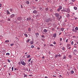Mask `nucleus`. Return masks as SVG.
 <instances>
[{
  "label": "nucleus",
  "mask_w": 78,
  "mask_h": 78,
  "mask_svg": "<svg viewBox=\"0 0 78 78\" xmlns=\"http://www.w3.org/2000/svg\"><path fill=\"white\" fill-rule=\"evenodd\" d=\"M26 4H30V2H29V1H27L26 2Z\"/></svg>",
  "instance_id": "obj_21"
},
{
  "label": "nucleus",
  "mask_w": 78,
  "mask_h": 78,
  "mask_svg": "<svg viewBox=\"0 0 78 78\" xmlns=\"http://www.w3.org/2000/svg\"><path fill=\"white\" fill-rule=\"evenodd\" d=\"M31 58H29L28 60V62H30V61H31Z\"/></svg>",
  "instance_id": "obj_34"
},
{
  "label": "nucleus",
  "mask_w": 78,
  "mask_h": 78,
  "mask_svg": "<svg viewBox=\"0 0 78 78\" xmlns=\"http://www.w3.org/2000/svg\"><path fill=\"white\" fill-rule=\"evenodd\" d=\"M30 43V44H31L32 45V44H33V41H31Z\"/></svg>",
  "instance_id": "obj_45"
},
{
  "label": "nucleus",
  "mask_w": 78,
  "mask_h": 78,
  "mask_svg": "<svg viewBox=\"0 0 78 78\" xmlns=\"http://www.w3.org/2000/svg\"><path fill=\"white\" fill-rule=\"evenodd\" d=\"M54 15L55 16V17H58V18L57 19H58L59 18V17L60 16L59 14L58 13H55Z\"/></svg>",
  "instance_id": "obj_1"
},
{
  "label": "nucleus",
  "mask_w": 78,
  "mask_h": 78,
  "mask_svg": "<svg viewBox=\"0 0 78 78\" xmlns=\"http://www.w3.org/2000/svg\"><path fill=\"white\" fill-rule=\"evenodd\" d=\"M10 54L9 53H6V55H9Z\"/></svg>",
  "instance_id": "obj_35"
},
{
  "label": "nucleus",
  "mask_w": 78,
  "mask_h": 78,
  "mask_svg": "<svg viewBox=\"0 0 78 78\" xmlns=\"http://www.w3.org/2000/svg\"><path fill=\"white\" fill-rule=\"evenodd\" d=\"M71 48V47H69L68 48H67V49H68V50H70Z\"/></svg>",
  "instance_id": "obj_41"
},
{
  "label": "nucleus",
  "mask_w": 78,
  "mask_h": 78,
  "mask_svg": "<svg viewBox=\"0 0 78 78\" xmlns=\"http://www.w3.org/2000/svg\"><path fill=\"white\" fill-rule=\"evenodd\" d=\"M53 37H56V34H53Z\"/></svg>",
  "instance_id": "obj_15"
},
{
  "label": "nucleus",
  "mask_w": 78,
  "mask_h": 78,
  "mask_svg": "<svg viewBox=\"0 0 78 78\" xmlns=\"http://www.w3.org/2000/svg\"><path fill=\"white\" fill-rule=\"evenodd\" d=\"M43 32L44 33H47V30L46 29H44L43 30Z\"/></svg>",
  "instance_id": "obj_11"
},
{
  "label": "nucleus",
  "mask_w": 78,
  "mask_h": 78,
  "mask_svg": "<svg viewBox=\"0 0 78 78\" xmlns=\"http://www.w3.org/2000/svg\"><path fill=\"white\" fill-rule=\"evenodd\" d=\"M14 45V44H10V46H13V45Z\"/></svg>",
  "instance_id": "obj_49"
},
{
  "label": "nucleus",
  "mask_w": 78,
  "mask_h": 78,
  "mask_svg": "<svg viewBox=\"0 0 78 78\" xmlns=\"http://www.w3.org/2000/svg\"><path fill=\"white\" fill-rule=\"evenodd\" d=\"M70 14H67V15L66 16V17H67L68 19L69 18V17H70Z\"/></svg>",
  "instance_id": "obj_10"
},
{
  "label": "nucleus",
  "mask_w": 78,
  "mask_h": 78,
  "mask_svg": "<svg viewBox=\"0 0 78 78\" xmlns=\"http://www.w3.org/2000/svg\"><path fill=\"white\" fill-rule=\"evenodd\" d=\"M29 43H30V42H31V39H29Z\"/></svg>",
  "instance_id": "obj_46"
},
{
  "label": "nucleus",
  "mask_w": 78,
  "mask_h": 78,
  "mask_svg": "<svg viewBox=\"0 0 78 78\" xmlns=\"http://www.w3.org/2000/svg\"><path fill=\"white\" fill-rule=\"evenodd\" d=\"M74 73V71H73V70H72L71 71V74H73Z\"/></svg>",
  "instance_id": "obj_17"
},
{
  "label": "nucleus",
  "mask_w": 78,
  "mask_h": 78,
  "mask_svg": "<svg viewBox=\"0 0 78 78\" xmlns=\"http://www.w3.org/2000/svg\"><path fill=\"white\" fill-rule=\"evenodd\" d=\"M67 76H68V75H69V72H67Z\"/></svg>",
  "instance_id": "obj_39"
},
{
  "label": "nucleus",
  "mask_w": 78,
  "mask_h": 78,
  "mask_svg": "<svg viewBox=\"0 0 78 78\" xmlns=\"http://www.w3.org/2000/svg\"><path fill=\"white\" fill-rule=\"evenodd\" d=\"M31 48H34V46L33 45H31Z\"/></svg>",
  "instance_id": "obj_25"
},
{
  "label": "nucleus",
  "mask_w": 78,
  "mask_h": 78,
  "mask_svg": "<svg viewBox=\"0 0 78 78\" xmlns=\"http://www.w3.org/2000/svg\"><path fill=\"white\" fill-rule=\"evenodd\" d=\"M62 38H60V42H61L62 41Z\"/></svg>",
  "instance_id": "obj_43"
},
{
  "label": "nucleus",
  "mask_w": 78,
  "mask_h": 78,
  "mask_svg": "<svg viewBox=\"0 0 78 78\" xmlns=\"http://www.w3.org/2000/svg\"><path fill=\"white\" fill-rule=\"evenodd\" d=\"M74 9L75 10H76V9H77V7H74Z\"/></svg>",
  "instance_id": "obj_22"
},
{
  "label": "nucleus",
  "mask_w": 78,
  "mask_h": 78,
  "mask_svg": "<svg viewBox=\"0 0 78 78\" xmlns=\"http://www.w3.org/2000/svg\"><path fill=\"white\" fill-rule=\"evenodd\" d=\"M62 16H60V17L59 18V19H62Z\"/></svg>",
  "instance_id": "obj_33"
},
{
  "label": "nucleus",
  "mask_w": 78,
  "mask_h": 78,
  "mask_svg": "<svg viewBox=\"0 0 78 78\" xmlns=\"http://www.w3.org/2000/svg\"><path fill=\"white\" fill-rule=\"evenodd\" d=\"M54 44H56V41H54L53 42Z\"/></svg>",
  "instance_id": "obj_53"
},
{
  "label": "nucleus",
  "mask_w": 78,
  "mask_h": 78,
  "mask_svg": "<svg viewBox=\"0 0 78 78\" xmlns=\"http://www.w3.org/2000/svg\"><path fill=\"white\" fill-rule=\"evenodd\" d=\"M75 53H77V50H76V49L74 50V54H75Z\"/></svg>",
  "instance_id": "obj_12"
},
{
  "label": "nucleus",
  "mask_w": 78,
  "mask_h": 78,
  "mask_svg": "<svg viewBox=\"0 0 78 78\" xmlns=\"http://www.w3.org/2000/svg\"><path fill=\"white\" fill-rule=\"evenodd\" d=\"M45 36H44V35H42V36H41V37H44Z\"/></svg>",
  "instance_id": "obj_60"
},
{
  "label": "nucleus",
  "mask_w": 78,
  "mask_h": 78,
  "mask_svg": "<svg viewBox=\"0 0 78 78\" xmlns=\"http://www.w3.org/2000/svg\"><path fill=\"white\" fill-rule=\"evenodd\" d=\"M7 15H8V14H10V13L9 12L8 10H7Z\"/></svg>",
  "instance_id": "obj_14"
},
{
  "label": "nucleus",
  "mask_w": 78,
  "mask_h": 78,
  "mask_svg": "<svg viewBox=\"0 0 78 78\" xmlns=\"http://www.w3.org/2000/svg\"><path fill=\"white\" fill-rule=\"evenodd\" d=\"M9 42V40H6L5 41V42Z\"/></svg>",
  "instance_id": "obj_32"
},
{
  "label": "nucleus",
  "mask_w": 78,
  "mask_h": 78,
  "mask_svg": "<svg viewBox=\"0 0 78 78\" xmlns=\"http://www.w3.org/2000/svg\"><path fill=\"white\" fill-rule=\"evenodd\" d=\"M71 45H73V41H72L71 42Z\"/></svg>",
  "instance_id": "obj_47"
},
{
  "label": "nucleus",
  "mask_w": 78,
  "mask_h": 78,
  "mask_svg": "<svg viewBox=\"0 0 78 78\" xmlns=\"http://www.w3.org/2000/svg\"><path fill=\"white\" fill-rule=\"evenodd\" d=\"M12 71H14V67H12Z\"/></svg>",
  "instance_id": "obj_30"
},
{
  "label": "nucleus",
  "mask_w": 78,
  "mask_h": 78,
  "mask_svg": "<svg viewBox=\"0 0 78 78\" xmlns=\"http://www.w3.org/2000/svg\"><path fill=\"white\" fill-rule=\"evenodd\" d=\"M62 9V6L61 5H60L58 9H57V11L58 12H59L61 10V9Z\"/></svg>",
  "instance_id": "obj_3"
},
{
  "label": "nucleus",
  "mask_w": 78,
  "mask_h": 78,
  "mask_svg": "<svg viewBox=\"0 0 78 78\" xmlns=\"http://www.w3.org/2000/svg\"><path fill=\"white\" fill-rule=\"evenodd\" d=\"M58 55H56L55 56V58H58Z\"/></svg>",
  "instance_id": "obj_29"
},
{
  "label": "nucleus",
  "mask_w": 78,
  "mask_h": 78,
  "mask_svg": "<svg viewBox=\"0 0 78 78\" xmlns=\"http://www.w3.org/2000/svg\"><path fill=\"white\" fill-rule=\"evenodd\" d=\"M18 64H19V65H20V62H19Z\"/></svg>",
  "instance_id": "obj_64"
},
{
  "label": "nucleus",
  "mask_w": 78,
  "mask_h": 78,
  "mask_svg": "<svg viewBox=\"0 0 78 78\" xmlns=\"http://www.w3.org/2000/svg\"><path fill=\"white\" fill-rule=\"evenodd\" d=\"M14 17V14H12L11 15L10 17H11V18H13Z\"/></svg>",
  "instance_id": "obj_7"
},
{
  "label": "nucleus",
  "mask_w": 78,
  "mask_h": 78,
  "mask_svg": "<svg viewBox=\"0 0 78 78\" xmlns=\"http://www.w3.org/2000/svg\"><path fill=\"white\" fill-rule=\"evenodd\" d=\"M66 42H68V39H67L66 41Z\"/></svg>",
  "instance_id": "obj_62"
},
{
  "label": "nucleus",
  "mask_w": 78,
  "mask_h": 78,
  "mask_svg": "<svg viewBox=\"0 0 78 78\" xmlns=\"http://www.w3.org/2000/svg\"><path fill=\"white\" fill-rule=\"evenodd\" d=\"M31 18V17H28L27 18V20L29 21V20H30Z\"/></svg>",
  "instance_id": "obj_9"
},
{
  "label": "nucleus",
  "mask_w": 78,
  "mask_h": 78,
  "mask_svg": "<svg viewBox=\"0 0 78 78\" xmlns=\"http://www.w3.org/2000/svg\"><path fill=\"white\" fill-rule=\"evenodd\" d=\"M37 11L36 10H34V11H33V13L34 14H37Z\"/></svg>",
  "instance_id": "obj_5"
},
{
  "label": "nucleus",
  "mask_w": 78,
  "mask_h": 78,
  "mask_svg": "<svg viewBox=\"0 0 78 78\" xmlns=\"http://www.w3.org/2000/svg\"><path fill=\"white\" fill-rule=\"evenodd\" d=\"M21 8H23V6H22V5H21Z\"/></svg>",
  "instance_id": "obj_58"
},
{
  "label": "nucleus",
  "mask_w": 78,
  "mask_h": 78,
  "mask_svg": "<svg viewBox=\"0 0 78 78\" xmlns=\"http://www.w3.org/2000/svg\"><path fill=\"white\" fill-rule=\"evenodd\" d=\"M70 45L69 44H68L67 45V47H70Z\"/></svg>",
  "instance_id": "obj_27"
},
{
  "label": "nucleus",
  "mask_w": 78,
  "mask_h": 78,
  "mask_svg": "<svg viewBox=\"0 0 78 78\" xmlns=\"http://www.w3.org/2000/svg\"><path fill=\"white\" fill-rule=\"evenodd\" d=\"M14 70H18V69H17V68H14Z\"/></svg>",
  "instance_id": "obj_55"
},
{
  "label": "nucleus",
  "mask_w": 78,
  "mask_h": 78,
  "mask_svg": "<svg viewBox=\"0 0 78 78\" xmlns=\"http://www.w3.org/2000/svg\"><path fill=\"white\" fill-rule=\"evenodd\" d=\"M10 11H11V12H12V9H10Z\"/></svg>",
  "instance_id": "obj_50"
},
{
  "label": "nucleus",
  "mask_w": 78,
  "mask_h": 78,
  "mask_svg": "<svg viewBox=\"0 0 78 78\" xmlns=\"http://www.w3.org/2000/svg\"><path fill=\"white\" fill-rule=\"evenodd\" d=\"M67 10H66L67 12H68V13H69V12L70 11L69 9H67Z\"/></svg>",
  "instance_id": "obj_8"
},
{
  "label": "nucleus",
  "mask_w": 78,
  "mask_h": 78,
  "mask_svg": "<svg viewBox=\"0 0 78 78\" xmlns=\"http://www.w3.org/2000/svg\"><path fill=\"white\" fill-rule=\"evenodd\" d=\"M2 7V4L0 3V8Z\"/></svg>",
  "instance_id": "obj_61"
},
{
  "label": "nucleus",
  "mask_w": 78,
  "mask_h": 78,
  "mask_svg": "<svg viewBox=\"0 0 78 78\" xmlns=\"http://www.w3.org/2000/svg\"><path fill=\"white\" fill-rule=\"evenodd\" d=\"M29 41H30V40H29V39L27 40V43H28V42H29Z\"/></svg>",
  "instance_id": "obj_42"
},
{
  "label": "nucleus",
  "mask_w": 78,
  "mask_h": 78,
  "mask_svg": "<svg viewBox=\"0 0 78 78\" xmlns=\"http://www.w3.org/2000/svg\"><path fill=\"white\" fill-rule=\"evenodd\" d=\"M65 22H67V19H66L64 21Z\"/></svg>",
  "instance_id": "obj_54"
},
{
  "label": "nucleus",
  "mask_w": 78,
  "mask_h": 78,
  "mask_svg": "<svg viewBox=\"0 0 78 78\" xmlns=\"http://www.w3.org/2000/svg\"><path fill=\"white\" fill-rule=\"evenodd\" d=\"M7 61L8 62H10V60H9V59H7Z\"/></svg>",
  "instance_id": "obj_57"
},
{
  "label": "nucleus",
  "mask_w": 78,
  "mask_h": 78,
  "mask_svg": "<svg viewBox=\"0 0 78 78\" xmlns=\"http://www.w3.org/2000/svg\"><path fill=\"white\" fill-rule=\"evenodd\" d=\"M8 21H11V19L9 18H8Z\"/></svg>",
  "instance_id": "obj_40"
},
{
  "label": "nucleus",
  "mask_w": 78,
  "mask_h": 78,
  "mask_svg": "<svg viewBox=\"0 0 78 78\" xmlns=\"http://www.w3.org/2000/svg\"><path fill=\"white\" fill-rule=\"evenodd\" d=\"M24 36H26V37H28V35H27V34H24Z\"/></svg>",
  "instance_id": "obj_24"
},
{
  "label": "nucleus",
  "mask_w": 78,
  "mask_h": 78,
  "mask_svg": "<svg viewBox=\"0 0 78 78\" xmlns=\"http://www.w3.org/2000/svg\"><path fill=\"white\" fill-rule=\"evenodd\" d=\"M48 53H49V55H51V52L50 51H49Z\"/></svg>",
  "instance_id": "obj_52"
},
{
  "label": "nucleus",
  "mask_w": 78,
  "mask_h": 78,
  "mask_svg": "<svg viewBox=\"0 0 78 78\" xmlns=\"http://www.w3.org/2000/svg\"><path fill=\"white\" fill-rule=\"evenodd\" d=\"M30 64H31V65L32 66H33V61H31Z\"/></svg>",
  "instance_id": "obj_37"
},
{
  "label": "nucleus",
  "mask_w": 78,
  "mask_h": 78,
  "mask_svg": "<svg viewBox=\"0 0 78 78\" xmlns=\"http://www.w3.org/2000/svg\"><path fill=\"white\" fill-rule=\"evenodd\" d=\"M23 75H24V77H27V75L26 74H24Z\"/></svg>",
  "instance_id": "obj_23"
},
{
  "label": "nucleus",
  "mask_w": 78,
  "mask_h": 78,
  "mask_svg": "<svg viewBox=\"0 0 78 78\" xmlns=\"http://www.w3.org/2000/svg\"><path fill=\"white\" fill-rule=\"evenodd\" d=\"M50 21V18H48L46 20V22L48 23Z\"/></svg>",
  "instance_id": "obj_4"
},
{
  "label": "nucleus",
  "mask_w": 78,
  "mask_h": 78,
  "mask_svg": "<svg viewBox=\"0 0 78 78\" xmlns=\"http://www.w3.org/2000/svg\"><path fill=\"white\" fill-rule=\"evenodd\" d=\"M17 19L18 20L20 21V20H22V18H21L20 17H18L17 18Z\"/></svg>",
  "instance_id": "obj_6"
},
{
  "label": "nucleus",
  "mask_w": 78,
  "mask_h": 78,
  "mask_svg": "<svg viewBox=\"0 0 78 78\" xmlns=\"http://www.w3.org/2000/svg\"><path fill=\"white\" fill-rule=\"evenodd\" d=\"M68 57L69 58H70V59H72V55H70L68 56Z\"/></svg>",
  "instance_id": "obj_16"
},
{
  "label": "nucleus",
  "mask_w": 78,
  "mask_h": 78,
  "mask_svg": "<svg viewBox=\"0 0 78 78\" xmlns=\"http://www.w3.org/2000/svg\"><path fill=\"white\" fill-rule=\"evenodd\" d=\"M39 34L38 33H37L35 34V35H36L37 37H38V36H39Z\"/></svg>",
  "instance_id": "obj_13"
},
{
  "label": "nucleus",
  "mask_w": 78,
  "mask_h": 78,
  "mask_svg": "<svg viewBox=\"0 0 78 78\" xmlns=\"http://www.w3.org/2000/svg\"><path fill=\"white\" fill-rule=\"evenodd\" d=\"M51 30L53 31H55V29L54 28H52Z\"/></svg>",
  "instance_id": "obj_38"
},
{
  "label": "nucleus",
  "mask_w": 78,
  "mask_h": 78,
  "mask_svg": "<svg viewBox=\"0 0 78 78\" xmlns=\"http://www.w3.org/2000/svg\"><path fill=\"white\" fill-rule=\"evenodd\" d=\"M64 28H62L61 29V31H64Z\"/></svg>",
  "instance_id": "obj_20"
},
{
  "label": "nucleus",
  "mask_w": 78,
  "mask_h": 78,
  "mask_svg": "<svg viewBox=\"0 0 78 78\" xmlns=\"http://www.w3.org/2000/svg\"><path fill=\"white\" fill-rule=\"evenodd\" d=\"M72 31L73 32H76V31H75V29H73Z\"/></svg>",
  "instance_id": "obj_44"
},
{
  "label": "nucleus",
  "mask_w": 78,
  "mask_h": 78,
  "mask_svg": "<svg viewBox=\"0 0 78 78\" xmlns=\"http://www.w3.org/2000/svg\"><path fill=\"white\" fill-rule=\"evenodd\" d=\"M21 63L23 66H25L26 65V63H25L24 61H22L21 62Z\"/></svg>",
  "instance_id": "obj_2"
},
{
  "label": "nucleus",
  "mask_w": 78,
  "mask_h": 78,
  "mask_svg": "<svg viewBox=\"0 0 78 78\" xmlns=\"http://www.w3.org/2000/svg\"><path fill=\"white\" fill-rule=\"evenodd\" d=\"M39 9H40V10H41V9H42V8L40 7L39 8Z\"/></svg>",
  "instance_id": "obj_63"
},
{
  "label": "nucleus",
  "mask_w": 78,
  "mask_h": 78,
  "mask_svg": "<svg viewBox=\"0 0 78 78\" xmlns=\"http://www.w3.org/2000/svg\"><path fill=\"white\" fill-rule=\"evenodd\" d=\"M48 8H46V9L45 10H46V11H48Z\"/></svg>",
  "instance_id": "obj_56"
},
{
  "label": "nucleus",
  "mask_w": 78,
  "mask_h": 78,
  "mask_svg": "<svg viewBox=\"0 0 78 78\" xmlns=\"http://www.w3.org/2000/svg\"><path fill=\"white\" fill-rule=\"evenodd\" d=\"M30 58V55H29L27 56V58Z\"/></svg>",
  "instance_id": "obj_36"
},
{
  "label": "nucleus",
  "mask_w": 78,
  "mask_h": 78,
  "mask_svg": "<svg viewBox=\"0 0 78 78\" xmlns=\"http://www.w3.org/2000/svg\"><path fill=\"white\" fill-rule=\"evenodd\" d=\"M75 30H78V27H76L75 28Z\"/></svg>",
  "instance_id": "obj_28"
},
{
  "label": "nucleus",
  "mask_w": 78,
  "mask_h": 78,
  "mask_svg": "<svg viewBox=\"0 0 78 78\" xmlns=\"http://www.w3.org/2000/svg\"><path fill=\"white\" fill-rule=\"evenodd\" d=\"M50 47H54V45H53L52 44H50Z\"/></svg>",
  "instance_id": "obj_31"
},
{
  "label": "nucleus",
  "mask_w": 78,
  "mask_h": 78,
  "mask_svg": "<svg viewBox=\"0 0 78 78\" xmlns=\"http://www.w3.org/2000/svg\"><path fill=\"white\" fill-rule=\"evenodd\" d=\"M63 12H67V10H63Z\"/></svg>",
  "instance_id": "obj_48"
},
{
  "label": "nucleus",
  "mask_w": 78,
  "mask_h": 78,
  "mask_svg": "<svg viewBox=\"0 0 78 78\" xmlns=\"http://www.w3.org/2000/svg\"><path fill=\"white\" fill-rule=\"evenodd\" d=\"M63 59H66V56L65 55H64L63 56Z\"/></svg>",
  "instance_id": "obj_18"
},
{
  "label": "nucleus",
  "mask_w": 78,
  "mask_h": 78,
  "mask_svg": "<svg viewBox=\"0 0 78 78\" xmlns=\"http://www.w3.org/2000/svg\"><path fill=\"white\" fill-rule=\"evenodd\" d=\"M28 31H31V28H29L28 29Z\"/></svg>",
  "instance_id": "obj_26"
},
{
  "label": "nucleus",
  "mask_w": 78,
  "mask_h": 78,
  "mask_svg": "<svg viewBox=\"0 0 78 78\" xmlns=\"http://www.w3.org/2000/svg\"><path fill=\"white\" fill-rule=\"evenodd\" d=\"M58 56L59 57H61V55L60 54L58 55Z\"/></svg>",
  "instance_id": "obj_59"
},
{
  "label": "nucleus",
  "mask_w": 78,
  "mask_h": 78,
  "mask_svg": "<svg viewBox=\"0 0 78 78\" xmlns=\"http://www.w3.org/2000/svg\"><path fill=\"white\" fill-rule=\"evenodd\" d=\"M65 48L64 47H63L62 48V50H63V51H65Z\"/></svg>",
  "instance_id": "obj_19"
},
{
  "label": "nucleus",
  "mask_w": 78,
  "mask_h": 78,
  "mask_svg": "<svg viewBox=\"0 0 78 78\" xmlns=\"http://www.w3.org/2000/svg\"><path fill=\"white\" fill-rule=\"evenodd\" d=\"M72 1L73 2H75V0H72Z\"/></svg>",
  "instance_id": "obj_51"
}]
</instances>
